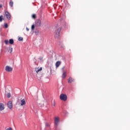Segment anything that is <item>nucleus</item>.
<instances>
[{
  "instance_id": "nucleus-9",
  "label": "nucleus",
  "mask_w": 130,
  "mask_h": 130,
  "mask_svg": "<svg viewBox=\"0 0 130 130\" xmlns=\"http://www.w3.org/2000/svg\"><path fill=\"white\" fill-rule=\"evenodd\" d=\"M5 110V105L3 103H0V111H3Z\"/></svg>"
},
{
  "instance_id": "nucleus-12",
  "label": "nucleus",
  "mask_w": 130,
  "mask_h": 130,
  "mask_svg": "<svg viewBox=\"0 0 130 130\" xmlns=\"http://www.w3.org/2000/svg\"><path fill=\"white\" fill-rule=\"evenodd\" d=\"M61 63V62H60V61H57L55 63L56 68H58V67L60 66Z\"/></svg>"
},
{
  "instance_id": "nucleus-13",
  "label": "nucleus",
  "mask_w": 130,
  "mask_h": 130,
  "mask_svg": "<svg viewBox=\"0 0 130 130\" xmlns=\"http://www.w3.org/2000/svg\"><path fill=\"white\" fill-rule=\"evenodd\" d=\"M9 6L10 7H11V8H13V6H14V2H13V1H10L9 2Z\"/></svg>"
},
{
  "instance_id": "nucleus-15",
  "label": "nucleus",
  "mask_w": 130,
  "mask_h": 130,
  "mask_svg": "<svg viewBox=\"0 0 130 130\" xmlns=\"http://www.w3.org/2000/svg\"><path fill=\"white\" fill-rule=\"evenodd\" d=\"M67 77V73L64 72L62 75V79H64Z\"/></svg>"
},
{
  "instance_id": "nucleus-22",
  "label": "nucleus",
  "mask_w": 130,
  "mask_h": 130,
  "mask_svg": "<svg viewBox=\"0 0 130 130\" xmlns=\"http://www.w3.org/2000/svg\"><path fill=\"white\" fill-rule=\"evenodd\" d=\"M5 43L6 45L9 44V41L8 40H5Z\"/></svg>"
},
{
  "instance_id": "nucleus-17",
  "label": "nucleus",
  "mask_w": 130,
  "mask_h": 130,
  "mask_svg": "<svg viewBox=\"0 0 130 130\" xmlns=\"http://www.w3.org/2000/svg\"><path fill=\"white\" fill-rule=\"evenodd\" d=\"M9 52L10 53H12V52H13V48H9Z\"/></svg>"
},
{
  "instance_id": "nucleus-10",
  "label": "nucleus",
  "mask_w": 130,
  "mask_h": 130,
  "mask_svg": "<svg viewBox=\"0 0 130 130\" xmlns=\"http://www.w3.org/2000/svg\"><path fill=\"white\" fill-rule=\"evenodd\" d=\"M42 71V67H41L40 69L39 68H35V72L37 73V74H38L39 72H41Z\"/></svg>"
},
{
  "instance_id": "nucleus-23",
  "label": "nucleus",
  "mask_w": 130,
  "mask_h": 130,
  "mask_svg": "<svg viewBox=\"0 0 130 130\" xmlns=\"http://www.w3.org/2000/svg\"><path fill=\"white\" fill-rule=\"evenodd\" d=\"M35 28V25H32V26H31V30H34Z\"/></svg>"
},
{
  "instance_id": "nucleus-1",
  "label": "nucleus",
  "mask_w": 130,
  "mask_h": 130,
  "mask_svg": "<svg viewBox=\"0 0 130 130\" xmlns=\"http://www.w3.org/2000/svg\"><path fill=\"white\" fill-rule=\"evenodd\" d=\"M60 31H61V28L56 27L55 29V38L58 39L59 38V33H60Z\"/></svg>"
},
{
  "instance_id": "nucleus-16",
  "label": "nucleus",
  "mask_w": 130,
  "mask_h": 130,
  "mask_svg": "<svg viewBox=\"0 0 130 130\" xmlns=\"http://www.w3.org/2000/svg\"><path fill=\"white\" fill-rule=\"evenodd\" d=\"M3 20H4V16L3 15L0 16V22H3Z\"/></svg>"
},
{
  "instance_id": "nucleus-4",
  "label": "nucleus",
  "mask_w": 130,
  "mask_h": 130,
  "mask_svg": "<svg viewBox=\"0 0 130 130\" xmlns=\"http://www.w3.org/2000/svg\"><path fill=\"white\" fill-rule=\"evenodd\" d=\"M5 71L6 72H8V73H10L11 72H12L13 71V68L9 66H7L6 67H5Z\"/></svg>"
},
{
  "instance_id": "nucleus-5",
  "label": "nucleus",
  "mask_w": 130,
  "mask_h": 130,
  "mask_svg": "<svg viewBox=\"0 0 130 130\" xmlns=\"http://www.w3.org/2000/svg\"><path fill=\"white\" fill-rule=\"evenodd\" d=\"M59 122V117H56L54 118V124L56 125V126H57L58 125V123Z\"/></svg>"
},
{
  "instance_id": "nucleus-24",
  "label": "nucleus",
  "mask_w": 130,
  "mask_h": 130,
  "mask_svg": "<svg viewBox=\"0 0 130 130\" xmlns=\"http://www.w3.org/2000/svg\"><path fill=\"white\" fill-rule=\"evenodd\" d=\"M52 104L53 106H55V102H54V101Z\"/></svg>"
},
{
  "instance_id": "nucleus-18",
  "label": "nucleus",
  "mask_w": 130,
  "mask_h": 130,
  "mask_svg": "<svg viewBox=\"0 0 130 130\" xmlns=\"http://www.w3.org/2000/svg\"><path fill=\"white\" fill-rule=\"evenodd\" d=\"M7 97H8V98H10L11 97V93H10V92L7 94Z\"/></svg>"
},
{
  "instance_id": "nucleus-8",
  "label": "nucleus",
  "mask_w": 130,
  "mask_h": 130,
  "mask_svg": "<svg viewBox=\"0 0 130 130\" xmlns=\"http://www.w3.org/2000/svg\"><path fill=\"white\" fill-rule=\"evenodd\" d=\"M7 105L8 108H10V109H13V103H12V102H8Z\"/></svg>"
},
{
  "instance_id": "nucleus-21",
  "label": "nucleus",
  "mask_w": 130,
  "mask_h": 130,
  "mask_svg": "<svg viewBox=\"0 0 130 130\" xmlns=\"http://www.w3.org/2000/svg\"><path fill=\"white\" fill-rule=\"evenodd\" d=\"M4 26H5V28H7L9 27L7 23H5L4 24Z\"/></svg>"
},
{
  "instance_id": "nucleus-6",
  "label": "nucleus",
  "mask_w": 130,
  "mask_h": 130,
  "mask_svg": "<svg viewBox=\"0 0 130 130\" xmlns=\"http://www.w3.org/2000/svg\"><path fill=\"white\" fill-rule=\"evenodd\" d=\"M5 16L8 20H11V14L9 12H5Z\"/></svg>"
},
{
  "instance_id": "nucleus-19",
  "label": "nucleus",
  "mask_w": 130,
  "mask_h": 130,
  "mask_svg": "<svg viewBox=\"0 0 130 130\" xmlns=\"http://www.w3.org/2000/svg\"><path fill=\"white\" fill-rule=\"evenodd\" d=\"M32 18L33 19H36V14H32Z\"/></svg>"
},
{
  "instance_id": "nucleus-26",
  "label": "nucleus",
  "mask_w": 130,
  "mask_h": 130,
  "mask_svg": "<svg viewBox=\"0 0 130 130\" xmlns=\"http://www.w3.org/2000/svg\"><path fill=\"white\" fill-rule=\"evenodd\" d=\"M40 59H43V57H40Z\"/></svg>"
},
{
  "instance_id": "nucleus-11",
  "label": "nucleus",
  "mask_w": 130,
  "mask_h": 130,
  "mask_svg": "<svg viewBox=\"0 0 130 130\" xmlns=\"http://www.w3.org/2000/svg\"><path fill=\"white\" fill-rule=\"evenodd\" d=\"M73 82H75V79L72 77H70L68 79V83H73Z\"/></svg>"
},
{
  "instance_id": "nucleus-28",
  "label": "nucleus",
  "mask_w": 130,
  "mask_h": 130,
  "mask_svg": "<svg viewBox=\"0 0 130 130\" xmlns=\"http://www.w3.org/2000/svg\"><path fill=\"white\" fill-rule=\"evenodd\" d=\"M26 30H27V31H29V28H28V27H26Z\"/></svg>"
},
{
  "instance_id": "nucleus-7",
  "label": "nucleus",
  "mask_w": 130,
  "mask_h": 130,
  "mask_svg": "<svg viewBox=\"0 0 130 130\" xmlns=\"http://www.w3.org/2000/svg\"><path fill=\"white\" fill-rule=\"evenodd\" d=\"M41 26V21L40 20H38L36 21V26L40 27Z\"/></svg>"
},
{
  "instance_id": "nucleus-2",
  "label": "nucleus",
  "mask_w": 130,
  "mask_h": 130,
  "mask_svg": "<svg viewBox=\"0 0 130 130\" xmlns=\"http://www.w3.org/2000/svg\"><path fill=\"white\" fill-rule=\"evenodd\" d=\"M60 100H63V101H67L68 99V96H67V94H61L60 95Z\"/></svg>"
},
{
  "instance_id": "nucleus-14",
  "label": "nucleus",
  "mask_w": 130,
  "mask_h": 130,
  "mask_svg": "<svg viewBox=\"0 0 130 130\" xmlns=\"http://www.w3.org/2000/svg\"><path fill=\"white\" fill-rule=\"evenodd\" d=\"M9 44H14V40H13V39L9 40Z\"/></svg>"
},
{
  "instance_id": "nucleus-3",
  "label": "nucleus",
  "mask_w": 130,
  "mask_h": 130,
  "mask_svg": "<svg viewBox=\"0 0 130 130\" xmlns=\"http://www.w3.org/2000/svg\"><path fill=\"white\" fill-rule=\"evenodd\" d=\"M18 102H19L18 105H20V106L26 105V101L24 99L22 100H21L20 101Z\"/></svg>"
},
{
  "instance_id": "nucleus-20",
  "label": "nucleus",
  "mask_w": 130,
  "mask_h": 130,
  "mask_svg": "<svg viewBox=\"0 0 130 130\" xmlns=\"http://www.w3.org/2000/svg\"><path fill=\"white\" fill-rule=\"evenodd\" d=\"M18 41H23V38L22 37H19L18 38Z\"/></svg>"
},
{
  "instance_id": "nucleus-27",
  "label": "nucleus",
  "mask_w": 130,
  "mask_h": 130,
  "mask_svg": "<svg viewBox=\"0 0 130 130\" xmlns=\"http://www.w3.org/2000/svg\"><path fill=\"white\" fill-rule=\"evenodd\" d=\"M3 8V6L2 5H0V8Z\"/></svg>"
},
{
  "instance_id": "nucleus-25",
  "label": "nucleus",
  "mask_w": 130,
  "mask_h": 130,
  "mask_svg": "<svg viewBox=\"0 0 130 130\" xmlns=\"http://www.w3.org/2000/svg\"><path fill=\"white\" fill-rule=\"evenodd\" d=\"M6 130H13V128L9 127V128H8L7 129H6Z\"/></svg>"
}]
</instances>
